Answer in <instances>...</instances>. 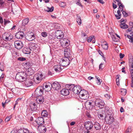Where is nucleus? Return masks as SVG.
<instances>
[{"mask_svg":"<svg viewBox=\"0 0 133 133\" xmlns=\"http://www.w3.org/2000/svg\"><path fill=\"white\" fill-rule=\"evenodd\" d=\"M119 26L121 28L123 29H126L128 28V25L124 23H121Z\"/></svg>","mask_w":133,"mask_h":133,"instance_id":"obj_23","label":"nucleus"},{"mask_svg":"<svg viewBox=\"0 0 133 133\" xmlns=\"http://www.w3.org/2000/svg\"><path fill=\"white\" fill-rule=\"evenodd\" d=\"M122 13L123 16L125 17H126L128 16L127 13L124 11H122Z\"/></svg>","mask_w":133,"mask_h":133,"instance_id":"obj_51","label":"nucleus"},{"mask_svg":"<svg viewBox=\"0 0 133 133\" xmlns=\"http://www.w3.org/2000/svg\"><path fill=\"white\" fill-rule=\"evenodd\" d=\"M121 95L123 96L125 95L127 93V90L126 89H121Z\"/></svg>","mask_w":133,"mask_h":133,"instance_id":"obj_33","label":"nucleus"},{"mask_svg":"<svg viewBox=\"0 0 133 133\" xmlns=\"http://www.w3.org/2000/svg\"><path fill=\"white\" fill-rule=\"evenodd\" d=\"M112 4L113 9H115L117 8V5L115 4L114 3H113Z\"/></svg>","mask_w":133,"mask_h":133,"instance_id":"obj_62","label":"nucleus"},{"mask_svg":"<svg viewBox=\"0 0 133 133\" xmlns=\"http://www.w3.org/2000/svg\"><path fill=\"white\" fill-rule=\"evenodd\" d=\"M93 102V101H92V100L87 101L86 102V104H88L90 105H91L93 106H94V104H92Z\"/></svg>","mask_w":133,"mask_h":133,"instance_id":"obj_43","label":"nucleus"},{"mask_svg":"<svg viewBox=\"0 0 133 133\" xmlns=\"http://www.w3.org/2000/svg\"><path fill=\"white\" fill-rule=\"evenodd\" d=\"M93 126L96 130H100L101 128V125L99 123L97 122L95 123L94 124Z\"/></svg>","mask_w":133,"mask_h":133,"instance_id":"obj_21","label":"nucleus"},{"mask_svg":"<svg viewBox=\"0 0 133 133\" xmlns=\"http://www.w3.org/2000/svg\"><path fill=\"white\" fill-rule=\"evenodd\" d=\"M35 94L36 96V97L37 96L39 97L41 96L42 95H39V94H41V93H40L39 88H37L36 89L35 91Z\"/></svg>","mask_w":133,"mask_h":133,"instance_id":"obj_26","label":"nucleus"},{"mask_svg":"<svg viewBox=\"0 0 133 133\" xmlns=\"http://www.w3.org/2000/svg\"><path fill=\"white\" fill-rule=\"evenodd\" d=\"M31 132L28 129L23 128V129H19L17 131L18 133H30Z\"/></svg>","mask_w":133,"mask_h":133,"instance_id":"obj_20","label":"nucleus"},{"mask_svg":"<svg viewBox=\"0 0 133 133\" xmlns=\"http://www.w3.org/2000/svg\"><path fill=\"white\" fill-rule=\"evenodd\" d=\"M5 3L4 1H0V7H3Z\"/></svg>","mask_w":133,"mask_h":133,"instance_id":"obj_46","label":"nucleus"},{"mask_svg":"<svg viewBox=\"0 0 133 133\" xmlns=\"http://www.w3.org/2000/svg\"><path fill=\"white\" fill-rule=\"evenodd\" d=\"M24 35L23 31H19L16 34L15 37L17 39H21L24 37Z\"/></svg>","mask_w":133,"mask_h":133,"instance_id":"obj_14","label":"nucleus"},{"mask_svg":"<svg viewBox=\"0 0 133 133\" xmlns=\"http://www.w3.org/2000/svg\"><path fill=\"white\" fill-rule=\"evenodd\" d=\"M83 94H82V96H83V95H84L85 96H89V95L88 94V92L87 91L85 90H83Z\"/></svg>","mask_w":133,"mask_h":133,"instance_id":"obj_45","label":"nucleus"},{"mask_svg":"<svg viewBox=\"0 0 133 133\" xmlns=\"http://www.w3.org/2000/svg\"><path fill=\"white\" fill-rule=\"evenodd\" d=\"M56 37L58 39L62 38L64 37V34L61 30H57L55 32Z\"/></svg>","mask_w":133,"mask_h":133,"instance_id":"obj_11","label":"nucleus"},{"mask_svg":"<svg viewBox=\"0 0 133 133\" xmlns=\"http://www.w3.org/2000/svg\"><path fill=\"white\" fill-rule=\"evenodd\" d=\"M44 87L45 88H44V89L45 91H48L51 90V87H50L49 85H48L46 84L45 85Z\"/></svg>","mask_w":133,"mask_h":133,"instance_id":"obj_29","label":"nucleus"},{"mask_svg":"<svg viewBox=\"0 0 133 133\" xmlns=\"http://www.w3.org/2000/svg\"><path fill=\"white\" fill-rule=\"evenodd\" d=\"M59 5L61 7H64L66 5V3L64 2H61L59 3Z\"/></svg>","mask_w":133,"mask_h":133,"instance_id":"obj_42","label":"nucleus"},{"mask_svg":"<svg viewBox=\"0 0 133 133\" xmlns=\"http://www.w3.org/2000/svg\"><path fill=\"white\" fill-rule=\"evenodd\" d=\"M81 36L82 37H85V38H87L88 36L87 34L85 33L83 31H82L81 32Z\"/></svg>","mask_w":133,"mask_h":133,"instance_id":"obj_48","label":"nucleus"},{"mask_svg":"<svg viewBox=\"0 0 133 133\" xmlns=\"http://www.w3.org/2000/svg\"><path fill=\"white\" fill-rule=\"evenodd\" d=\"M26 39L28 41H32L34 40L35 38L34 34L32 32H28L27 35L25 36Z\"/></svg>","mask_w":133,"mask_h":133,"instance_id":"obj_7","label":"nucleus"},{"mask_svg":"<svg viewBox=\"0 0 133 133\" xmlns=\"http://www.w3.org/2000/svg\"><path fill=\"white\" fill-rule=\"evenodd\" d=\"M45 76L41 72L37 74L34 77V81L36 83H39L45 78Z\"/></svg>","mask_w":133,"mask_h":133,"instance_id":"obj_3","label":"nucleus"},{"mask_svg":"<svg viewBox=\"0 0 133 133\" xmlns=\"http://www.w3.org/2000/svg\"><path fill=\"white\" fill-rule=\"evenodd\" d=\"M11 117V116H9L6 117L5 119V121L6 122H8L10 120Z\"/></svg>","mask_w":133,"mask_h":133,"instance_id":"obj_52","label":"nucleus"},{"mask_svg":"<svg viewBox=\"0 0 133 133\" xmlns=\"http://www.w3.org/2000/svg\"><path fill=\"white\" fill-rule=\"evenodd\" d=\"M83 90H80V91L78 93V94H79V97L80 96H82V94H83Z\"/></svg>","mask_w":133,"mask_h":133,"instance_id":"obj_58","label":"nucleus"},{"mask_svg":"<svg viewBox=\"0 0 133 133\" xmlns=\"http://www.w3.org/2000/svg\"><path fill=\"white\" fill-rule=\"evenodd\" d=\"M36 122L37 124L40 125L44 123V120L43 117H39L36 120Z\"/></svg>","mask_w":133,"mask_h":133,"instance_id":"obj_17","label":"nucleus"},{"mask_svg":"<svg viewBox=\"0 0 133 133\" xmlns=\"http://www.w3.org/2000/svg\"><path fill=\"white\" fill-rule=\"evenodd\" d=\"M61 65H62V67L63 66H68L70 63L69 58L66 57H63L61 59L60 62Z\"/></svg>","mask_w":133,"mask_h":133,"instance_id":"obj_5","label":"nucleus"},{"mask_svg":"<svg viewBox=\"0 0 133 133\" xmlns=\"http://www.w3.org/2000/svg\"><path fill=\"white\" fill-rule=\"evenodd\" d=\"M98 52V53L101 55L102 57H103V56H104L101 50H99Z\"/></svg>","mask_w":133,"mask_h":133,"instance_id":"obj_59","label":"nucleus"},{"mask_svg":"<svg viewBox=\"0 0 133 133\" xmlns=\"http://www.w3.org/2000/svg\"><path fill=\"white\" fill-rule=\"evenodd\" d=\"M13 38L12 35H10L8 37L6 36L5 39L7 41H10Z\"/></svg>","mask_w":133,"mask_h":133,"instance_id":"obj_32","label":"nucleus"},{"mask_svg":"<svg viewBox=\"0 0 133 133\" xmlns=\"http://www.w3.org/2000/svg\"><path fill=\"white\" fill-rule=\"evenodd\" d=\"M18 60L20 61H23L25 60L26 59L24 57H19L18 58Z\"/></svg>","mask_w":133,"mask_h":133,"instance_id":"obj_50","label":"nucleus"},{"mask_svg":"<svg viewBox=\"0 0 133 133\" xmlns=\"http://www.w3.org/2000/svg\"><path fill=\"white\" fill-rule=\"evenodd\" d=\"M92 104L95 105L99 108H103L104 105V103L103 101L99 99H96L93 100Z\"/></svg>","mask_w":133,"mask_h":133,"instance_id":"obj_4","label":"nucleus"},{"mask_svg":"<svg viewBox=\"0 0 133 133\" xmlns=\"http://www.w3.org/2000/svg\"><path fill=\"white\" fill-rule=\"evenodd\" d=\"M117 5L119 6V8H120V7H121L123 8L124 7V6L121 3V1H119V2H118Z\"/></svg>","mask_w":133,"mask_h":133,"instance_id":"obj_49","label":"nucleus"},{"mask_svg":"<svg viewBox=\"0 0 133 133\" xmlns=\"http://www.w3.org/2000/svg\"><path fill=\"white\" fill-rule=\"evenodd\" d=\"M102 46L104 49L107 50L108 49V44L107 43L102 44Z\"/></svg>","mask_w":133,"mask_h":133,"instance_id":"obj_36","label":"nucleus"},{"mask_svg":"<svg viewBox=\"0 0 133 133\" xmlns=\"http://www.w3.org/2000/svg\"><path fill=\"white\" fill-rule=\"evenodd\" d=\"M68 40V39H67L65 38H64L63 39H62L61 40V44L62 43V45H64L66 41Z\"/></svg>","mask_w":133,"mask_h":133,"instance_id":"obj_41","label":"nucleus"},{"mask_svg":"<svg viewBox=\"0 0 133 133\" xmlns=\"http://www.w3.org/2000/svg\"><path fill=\"white\" fill-rule=\"evenodd\" d=\"M67 88L68 89H63L61 90V93L62 95L67 96L69 94V91L70 90H69V88Z\"/></svg>","mask_w":133,"mask_h":133,"instance_id":"obj_18","label":"nucleus"},{"mask_svg":"<svg viewBox=\"0 0 133 133\" xmlns=\"http://www.w3.org/2000/svg\"><path fill=\"white\" fill-rule=\"evenodd\" d=\"M66 88H69V90H72L75 94H78L79 91L81 90V87L79 85L75 86V85L72 84H69L65 85Z\"/></svg>","mask_w":133,"mask_h":133,"instance_id":"obj_1","label":"nucleus"},{"mask_svg":"<svg viewBox=\"0 0 133 133\" xmlns=\"http://www.w3.org/2000/svg\"><path fill=\"white\" fill-rule=\"evenodd\" d=\"M131 87L132 88H133V77L132 78L131 83Z\"/></svg>","mask_w":133,"mask_h":133,"instance_id":"obj_64","label":"nucleus"},{"mask_svg":"<svg viewBox=\"0 0 133 133\" xmlns=\"http://www.w3.org/2000/svg\"><path fill=\"white\" fill-rule=\"evenodd\" d=\"M42 36L44 37H45L47 36V34L46 32H42Z\"/></svg>","mask_w":133,"mask_h":133,"instance_id":"obj_54","label":"nucleus"},{"mask_svg":"<svg viewBox=\"0 0 133 133\" xmlns=\"http://www.w3.org/2000/svg\"><path fill=\"white\" fill-rule=\"evenodd\" d=\"M105 120L107 124H110L114 121V118L112 116L108 115L106 116Z\"/></svg>","mask_w":133,"mask_h":133,"instance_id":"obj_12","label":"nucleus"},{"mask_svg":"<svg viewBox=\"0 0 133 133\" xmlns=\"http://www.w3.org/2000/svg\"><path fill=\"white\" fill-rule=\"evenodd\" d=\"M36 45L35 43H31L29 44V48L31 49V48H33V49H35V47Z\"/></svg>","mask_w":133,"mask_h":133,"instance_id":"obj_28","label":"nucleus"},{"mask_svg":"<svg viewBox=\"0 0 133 133\" xmlns=\"http://www.w3.org/2000/svg\"><path fill=\"white\" fill-rule=\"evenodd\" d=\"M64 57L68 58H69L70 57V52L67 50H65L64 51Z\"/></svg>","mask_w":133,"mask_h":133,"instance_id":"obj_25","label":"nucleus"},{"mask_svg":"<svg viewBox=\"0 0 133 133\" xmlns=\"http://www.w3.org/2000/svg\"><path fill=\"white\" fill-rule=\"evenodd\" d=\"M117 13L118 14H116L115 15V17L117 19H119L121 18L122 16V14L121 13V11L119 10H118L117 11Z\"/></svg>","mask_w":133,"mask_h":133,"instance_id":"obj_24","label":"nucleus"},{"mask_svg":"<svg viewBox=\"0 0 133 133\" xmlns=\"http://www.w3.org/2000/svg\"><path fill=\"white\" fill-rule=\"evenodd\" d=\"M43 128H44V126H40L39 125L38 127V130H39L40 132L42 133L43 129H42Z\"/></svg>","mask_w":133,"mask_h":133,"instance_id":"obj_37","label":"nucleus"},{"mask_svg":"<svg viewBox=\"0 0 133 133\" xmlns=\"http://www.w3.org/2000/svg\"><path fill=\"white\" fill-rule=\"evenodd\" d=\"M4 74H2L0 77V82H2L4 77Z\"/></svg>","mask_w":133,"mask_h":133,"instance_id":"obj_57","label":"nucleus"},{"mask_svg":"<svg viewBox=\"0 0 133 133\" xmlns=\"http://www.w3.org/2000/svg\"><path fill=\"white\" fill-rule=\"evenodd\" d=\"M84 126L87 130H91L93 127V124L91 121H88L84 123Z\"/></svg>","mask_w":133,"mask_h":133,"instance_id":"obj_6","label":"nucleus"},{"mask_svg":"<svg viewBox=\"0 0 133 133\" xmlns=\"http://www.w3.org/2000/svg\"><path fill=\"white\" fill-rule=\"evenodd\" d=\"M24 72L19 73L16 76L15 78L18 81L23 82L26 79V76H25Z\"/></svg>","mask_w":133,"mask_h":133,"instance_id":"obj_2","label":"nucleus"},{"mask_svg":"<svg viewBox=\"0 0 133 133\" xmlns=\"http://www.w3.org/2000/svg\"><path fill=\"white\" fill-rule=\"evenodd\" d=\"M32 64L31 62H28L26 63H25L24 65L26 67H30L32 65Z\"/></svg>","mask_w":133,"mask_h":133,"instance_id":"obj_34","label":"nucleus"},{"mask_svg":"<svg viewBox=\"0 0 133 133\" xmlns=\"http://www.w3.org/2000/svg\"><path fill=\"white\" fill-rule=\"evenodd\" d=\"M41 115L44 117H46L48 115V112L45 110H43L41 112Z\"/></svg>","mask_w":133,"mask_h":133,"instance_id":"obj_35","label":"nucleus"},{"mask_svg":"<svg viewBox=\"0 0 133 133\" xmlns=\"http://www.w3.org/2000/svg\"><path fill=\"white\" fill-rule=\"evenodd\" d=\"M26 79L24 82L25 86L28 87L32 85L33 84L32 80L29 77H26Z\"/></svg>","mask_w":133,"mask_h":133,"instance_id":"obj_9","label":"nucleus"},{"mask_svg":"<svg viewBox=\"0 0 133 133\" xmlns=\"http://www.w3.org/2000/svg\"><path fill=\"white\" fill-rule=\"evenodd\" d=\"M127 37L130 39L129 41L131 42H133V35H132L131 36L129 35H127Z\"/></svg>","mask_w":133,"mask_h":133,"instance_id":"obj_38","label":"nucleus"},{"mask_svg":"<svg viewBox=\"0 0 133 133\" xmlns=\"http://www.w3.org/2000/svg\"><path fill=\"white\" fill-rule=\"evenodd\" d=\"M68 40V39H67L65 38H64L63 39H62L61 40V44L62 43V45H64L66 41Z\"/></svg>","mask_w":133,"mask_h":133,"instance_id":"obj_40","label":"nucleus"},{"mask_svg":"<svg viewBox=\"0 0 133 133\" xmlns=\"http://www.w3.org/2000/svg\"><path fill=\"white\" fill-rule=\"evenodd\" d=\"M52 87L55 90H58L61 88V85L60 84L57 82H54L52 84L50 83Z\"/></svg>","mask_w":133,"mask_h":133,"instance_id":"obj_13","label":"nucleus"},{"mask_svg":"<svg viewBox=\"0 0 133 133\" xmlns=\"http://www.w3.org/2000/svg\"><path fill=\"white\" fill-rule=\"evenodd\" d=\"M93 37H90L87 40L88 42H91L92 40Z\"/></svg>","mask_w":133,"mask_h":133,"instance_id":"obj_55","label":"nucleus"},{"mask_svg":"<svg viewBox=\"0 0 133 133\" xmlns=\"http://www.w3.org/2000/svg\"><path fill=\"white\" fill-rule=\"evenodd\" d=\"M69 40L66 41L65 42V43L64 44L65 47H67L69 45Z\"/></svg>","mask_w":133,"mask_h":133,"instance_id":"obj_53","label":"nucleus"},{"mask_svg":"<svg viewBox=\"0 0 133 133\" xmlns=\"http://www.w3.org/2000/svg\"><path fill=\"white\" fill-rule=\"evenodd\" d=\"M47 8L48 9V10H47L46 11L47 12H51L53 11L54 10V7L53 6H52L51 8H50L49 7H47Z\"/></svg>","mask_w":133,"mask_h":133,"instance_id":"obj_39","label":"nucleus"},{"mask_svg":"<svg viewBox=\"0 0 133 133\" xmlns=\"http://www.w3.org/2000/svg\"><path fill=\"white\" fill-rule=\"evenodd\" d=\"M54 68L55 70L57 72H60L63 69V68H61V66L59 65H55L54 66Z\"/></svg>","mask_w":133,"mask_h":133,"instance_id":"obj_19","label":"nucleus"},{"mask_svg":"<svg viewBox=\"0 0 133 133\" xmlns=\"http://www.w3.org/2000/svg\"><path fill=\"white\" fill-rule=\"evenodd\" d=\"M124 54H122V53H120L119 54V56L120 57V58L121 59L124 56Z\"/></svg>","mask_w":133,"mask_h":133,"instance_id":"obj_63","label":"nucleus"},{"mask_svg":"<svg viewBox=\"0 0 133 133\" xmlns=\"http://www.w3.org/2000/svg\"><path fill=\"white\" fill-rule=\"evenodd\" d=\"M37 100L38 103H41L44 101V97L41 96L38 97L37 99Z\"/></svg>","mask_w":133,"mask_h":133,"instance_id":"obj_22","label":"nucleus"},{"mask_svg":"<svg viewBox=\"0 0 133 133\" xmlns=\"http://www.w3.org/2000/svg\"><path fill=\"white\" fill-rule=\"evenodd\" d=\"M37 88H39V91L40 93H41V94H39V95H42L43 93V90H44V85H43V87H39Z\"/></svg>","mask_w":133,"mask_h":133,"instance_id":"obj_31","label":"nucleus"},{"mask_svg":"<svg viewBox=\"0 0 133 133\" xmlns=\"http://www.w3.org/2000/svg\"><path fill=\"white\" fill-rule=\"evenodd\" d=\"M88 97L89 96H85L83 95V96H80V97L82 99H87L88 98Z\"/></svg>","mask_w":133,"mask_h":133,"instance_id":"obj_47","label":"nucleus"},{"mask_svg":"<svg viewBox=\"0 0 133 133\" xmlns=\"http://www.w3.org/2000/svg\"><path fill=\"white\" fill-rule=\"evenodd\" d=\"M29 106L30 108L32 111H35L37 110H38L37 105L34 102L30 103L29 104Z\"/></svg>","mask_w":133,"mask_h":133,"instance_id":"obj_16","label":"nucleus"},{"mask_svg":"<svg viewBox=\"0 0 133 133\" xmlns=\"http://www.w3.org/2000/svg\"><path fill=\"white\" fill-rule=\"evenodd\" d=\"M14 45L15 48L18 49H22L23 45L22 42L20 41H15Z\"/></svg>","mask_w":133,"mask_h":133,"instance_id":"obj_10","label":"nucleus"},{"mask_svg":"<svg viewBox=\"0 0 133 133\" xmlns=\"http://www.w3.org/2000/svg\"><path fill=\"white\" fill-rule=\"evenodd\" d=\"M77 22L79 25H80L82 24V20H77Z\"/></svg>","mask_w":133,"mask_h":133,"instance_id":"obj_60","label":"nucleus"},{"mask_svg":"<svg viewBox=\"0 0 133 133\" xmlns=\"http://www.w3.org/2000/svg\"><path fill=\"white\" fill-rule=\"evenodd\" d=\"M97 115L99 118L101 119H103L104 118L105 119L106 115L104 111H99L97 112Z\"/></svg>","mask_w":133,"mask_h":133,"instance_id":"obj_8","label":"nucleus"},{"mask_svg":"<svg viewBox=\"0 0 133 133\" xmlns=\"http://www.w3.org/2000/svg\"><path fill=\"white\" fill-rule=\"evenodd\" d=\"M10 22V21L8 20H6L5 19H4V24L6 25L7 23H8Z\"/></svg>","mask_w":133,"mask_h":133,"instance_id":"obj_56","label":"nucleus"},{"mask_svg":"<svg viewBox=\"0 0 133 133\" xmlns=\"http://www.w3.org/2000/svg\"><path fill=\"white\" fill-rule=\"evenodd\" d=\"M132 127L131 126H129L126 130L127 131H129L131 132V131Z\"/></svg>","mask_w":133,"mask_h":133,"instance_id":"obj_61","label":"nucleus"},{"mask_svg":"<svg viewBox=\"0 0 133 133\" xmlns=\"http://www.w3.org/2000/svg\"><path fill=\"white\" fill-rule=\"evenodd\" d=\"M25 74V76H26L27 77H29V76L33 75L34 73V71L31 68H28L26 70Z\"/></svg>","mask_w":133,"mask_h":133,"instance_id":"obj_15","label":"nucleus"},{"mask_svg":"<svg viewBox=\"0 0 133 133\" xmlns=\"http://www.w3.org/2000/svg\"><path fill=\"white\" fill-rule=\"evenodd\" d=\"M24 53L26 54H29L30 53V48H25L23 51Z\"/></svg>","mask_w":133,"mask_h":133,"instance_id":"obj_27","label":"nucleus"},{"mask_svg":"<svg viewBox=\"0 0 133 133\" xmlns=\"http://www.w3.org/2000/svg\"><path fill=\"white\" fill-rule=\"evenodd\" d=\"M29 21V19L28 18L24 19L22 21V24L23 25H25Z\"/></svg>","mask_w":133,"mask_h":133,"instance_id":"obj_30","label":"nucleus"},{"mask_svg":"<svg viewBox=\"0 0 133 133\" xmlns=\"http://www.w3.org/2000/svg\"><path fill=\"white\" fill-rule=\"evenodd\" d=\"M4 66L3 63H0V70L1 71H3L4 70Z\"/></svg>","mask_w":133,"mask_h":133,"instance_id":"obj_44","label":"nucleus"}]
</instances>
